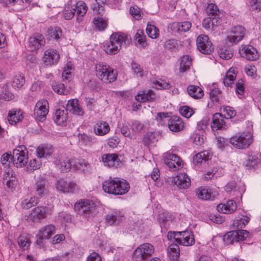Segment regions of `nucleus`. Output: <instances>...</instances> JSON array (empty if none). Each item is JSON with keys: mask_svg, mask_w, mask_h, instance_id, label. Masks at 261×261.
Segmentation results:
<instances>
[{"mask_svg": "<svg viewBox=\"0 0 261 261\" xmlns=\"http://www.w3.org/2000/svg\"><path fill=\"white\" fill-rule=\"evenodd\" d=\"M67 119L68 112L64 107L62 109L57 110L54 116V119L58 125L64 124Z\"/></svg>", "mask_w": 261, "mask_h": 261, "instance_id": "c756f323", "label": "nucleus"}, {"mask_svg": "<svg viewBox=\"0 0 261 261\" xmlns=\"http://www.w3.org/2000/svg\"><path fill=\"white\" fill-rule=\"evenodd\" d=\"M39 202L38 198L34 196L23 199L21 202L20 205L22 208L28 210L32 206L36 205L38 204Z\"/></svg>", "mask_w": 261, "mask_h": 261, "instance_id": "58836bf2", "label": "nucleus"}, {"mask_svg": "<svg viewBox=\"0 0 261 261\" xmlns=\"http://www.w3.org/2000/svg\"><path fill=\"white\" fill-rule=\"evenodd\" d=\"M129 12L130 14L137 20L141 18L140 9L137 6L131 7Z\"/></svg>", "mask_w": 261, "mask_h": 261, "instance_id": "774afa93", "label": "nucleus"}, {"mask_svg": "<svg viewBox=\"0 0 261 261\" xmlns=\"http://www.w3.org/2000/svg\"><path fill=\"white\" fill-rule=\"evenodd\" d=\"M191 28V23L186 21L184 22H174L169 25L170 29L174 33L182 34L188 31Z\"/></svg>", "mask_w": 261, "mask_h": 261, "instance_id": "4be33fe9", "label": "nucleus"}, {"mask_svg": "<svg viewBox=\"0 0 261 261\" xmlns=\"http://www.w3.org/2000/svg\"><path fill=\"white\" fill-rule=\"evenodd\" d=\"M252 233L243 229L230 231L226 233L223 240L226 244H232L234 242H239L247 238H251Z\"/></svg>", "mask_w": 261, "mask_h": 261, "instance_id": "6e6552de", "label": "nucleus"}, {"mask_svg": "<svg viewBox=\"0 0 261 261\" xmlns=\"http://www.w3.org/2000/svg\"><path fill=\"white\" fill-rule=\"evenodd\" d=\"M75 14V10L73 7L70 6L69 4L66 6L63 12V17L65 19L70 20L73 18Z\"/></svg>", "mask_w": 261, "mask_h": 261, "instance_id": "4d7b16f0", "label": "nucleus"}, {"mask_svg": "<svg viewBox=\"0 0 261 261\" xmlns=\"http://www.w3.org/2000/svg\"><path fill=\"white\" fill-rule=\"evenodd\" d=\"M164 159L165 164L172 171L178 170L183 166L182 161L175 154H165Z\"/></svg>", "mask_w": 261, "mask_h": 261, "instance_id": "ddd939ff", "label": "nucleus"}, {"mask_svg": "<svg viewBox=\"0 0 261 261\" xmlns=\"http://www.w3.org/2000/svg\"><path fill=\"white\" fill-rule=\"evenodd\" d=\"M123 214L119 211H114L106 216V222L110 225H118L124 219Z\"/></svg>", "mask_w": 261, "mask_h": 261, "instance_id": "b1692460", "label": "nucleus"}, {"mask_svg": "<svg viewBox=\"0 0 261 261\" xmlns=\"http://www.w3.org/2000/svg\"><path fill=\"white\" fill-rule=\"evenodd\" d=\"M237 209L236 202L233 200L227 201L226 204L220 203L217 206V210L224 214H230L234 212Z\"/></svg>", "mask_w": 261, "mask_h": 261, "instance_id": "c85d7f7f", "label": "nucleus"}, {"mask_svg": "<svg viewBox=\"0 0 261 261\" xmlns=\"http://www.w3.org/2000/svg\"><path fill=\"white\" fill-rule=\"evenodd\" d=\"M223 112L227 119H230L234 117L236 115V112L233 108L226 106L223 109Z\"/></svg>", "mask_w": 261, "mask_h": 261, "instance_id": "e2e57ef3", "label": "nucleus"}, {"mask_svg": "<svg viewBox=\"0 0 261 261\" xmlns=\"http://www.w3.org/2000/svg\"><path fill=\"white\" fill-rule=\"evenodd\" d=\"M212 154L207 150H204L197 153L193 157V163L195 165H199L202 163L203 161L206 162L211 160Z\"/></svg>", "mask_w": 261, "mask_h": 261, "instance_id": "f704fd0d", "label": "nucleus"}, {"mask_svg": "<svg viewBox=\"0 0 261 261\" xmlns=\"http://www.w3.org/2000/svg\"><path fill=\"white\" fill-rule=\"evenodd\" d=\"M51 214V210L47 206H38L34 208L30 214V218L33 222L38 223Z\"/></svg>", "mask_w": 261, "mask_h": 261, "instance_id": "9b49d317", "label": "nucleus"}, {"mask_svg": "<svg viewBox=\"0 0 261 261\" xmlns=\"http://www.w3.org/2000/svg\"><path fill=\"white\" fill-rule=\"evenodd\" d=\"M18 243L19 246L23 249L30 245V242L27 237L23 236H20L18 239Z\"/></svg>", "mask_w": 261, "mask_h": 261, "instance_id": "338daca9", "label": "nucleus"}, {"mask_svg": "<svg viewBox=\"0 0 261 261\" xmlns=\"http://www.w3.org/2000/svg\"><path fill=\"white\" fill-rule=\"evenodd\" d=\"M34 189L36 195L40 197H43L48 193L47 182L43 179L37 180L35 184Z\"/></svg>", "mask_w": 261, "mask_h": 261, "instance_id": "a878e982", "label": "nucleus"}, {"mask_svg": "<svg viewBox=\"0 0 261 261\" xmlns=\"http://www.w3.org/2000/svg\"><path fill=\"white\" fill-rule=\"evenodd\" d=\"M89 165L88 163L84 159H75L72 161V167L76 170L85 172Z\"/></svg>", "mask_w": 261, "mask_h": 261, "instance_id": "4c0bfd02", "label": "nucleus"}, {"mask_svg": "<svg viewBox=\"0 0 261 261\" xmlns=\"http://www.w3.org/2000/svg\"><path fill=\"white\" fill-rule=\"evenodd\" d=\"M56 187L59 191L64 193H73L77 189V186L73 182H67L64 179L58 180L56 184Z\"/></svg>", "mask_w": 261, "mask_h": 261, "instance_id": "412c9836", "label": "nucleus"}, {"mask_svg": "<svg viewBox=\"0 0 261 261\" xmlns=\"http://www.w3.org/2000/svg\"><path fill=\"white\" fill-rule=\"evenodd\" d=\"M154 252V247L149 243H144L134 251L133 259L134 261H146L150 259Z\"/></svg>", "mask_w": 261, "mask_h": 261, "instance_id": "39448f33", "label": "nucleus"}, {"mask_svg": "<svg viewBox=\"0 0 261 261\" xmlns=\"http://www.w3.org/2000/svg\"><path fill=\"white\" fill-rule=\"evenodd\" d=\"M56 228L53 224H48L42 227L36 235V244L40 248L43 247L46 240L49 239L55 233Z\"/></svg>", "mask_w": 261, "mask_h": 261, "instance_id": "1a4fd4ad", "label": "nucleus"}, {"mask_svg": "<svg viewBox=\"0 0 261 261\" xmlns=\"http://www.w3.org/2000/svg\"><path fill=\"white\" fill-rule=\"evenodd\" d=\"M96 75L101 81L105 83L114 82L117 74L114 69L105 63H99L95 65Z\"/></svg>", "mask_w": 261, "mask_h": 261, "instance_id": "20e7f679", "label": "nucleus"}, {"mask_svg": "<svg viewBox=\"0 0 261 261\" xmlns=\"http://www.w3.org/2000/svg\"><path fill=\"white\" fill-rule=\"evenodd\" d=\"M45 44L44 36L39 33L35 34L29 38L28 47L30 51H34L43 46Z\"/></svg>", "mask_w": 261, "mask_h": 261, "instance_id": "4468645a", "label": "nucleus"}, {"mask_svg": "<svg viewBox=\"0 0 261 261\" xmlns=\"http://www.w3.org/2000/svg\"><path fill=\"white\" fill-rule=\"evenodd\" d=\"M110 129L109 124L103 121H98L94 127V133L98 136L105 135L109 132Z\"/></svg>", "mask_w": 261, "mask_h": 261, "instance_id": "473e14b6", "label": "nucleus"}, {"mask_svg": "<svg viewBox=\"0 0 261 261\" xmlns=\"http://www.w3.org/2000/svg\"><path fill=\"white\" fill-rule=\"evenodd\" d=\"M60 59V55L57 50L50 48L44 52L43 61L46 66H51L57 64Z\"/></svg>", "mask_w": 261, "mask_h": 261, "instance_id": "2eb2a0df", "label": "nucleus"}, {"mask_svg": "<svg viewBox=\"0 0 261 261\" xmlns=\"http://www.w3.org/2000/svg\"><path fill=\"white\" fill-rule=\"evenodd\" d=\"M28 162V151L24 145H19L13 150L12 165L17 168L24 167Z\"/></svg>", "mask_w": 261, "mask_h": 261, "instance_id": "0eeeda50", "label": "nucleus"}, {"mask_svg": "<svg viewBox=\"0 0 261 261\" xmlns=\"http://www.w3.org/2000/svg\"><path fill=\"white\" fill-rule=\"evenodd\" d=\"M102 188L106 193L118 195L126 193L130 187L129 183L125 180L110 177L109 179L103 182Z\"/></svg>", "mask_w": 261, "mask_h": 261, "instance_id": "f257e3e1", "label": "nucleus"}, {"mask_svg": "<svg viewBox=\"0 0 261 261\" xmlns=\"http://www.w3.org/2000/svg\"><path fill=\"white\" fill-rule=\"evenodd\" d=\"M132 128L135 133H139L144 127V125L138 120H134L132 123Z\"/></svg>", "mask_w": 261, "mask_h": 261, "instance_id": "69168bd1", "label": "nucleus"}, {"mask_svg": "<svg viewBox=\"0 0 261 261\" xmlns=\"http://www.w3.org/2000/svg\"><path fill=\"white\" fill-rule=\"evenodd\" d=\"M135 40L137 41L138 43L144 47L147 45L146 41V36L144 32L141 30H138L135 35Z\"/></svg>", "mask_w": 261, "mask_h": 261, "instance_id": "5fc2aeb1", "label": "nucleus"}, {"mask_svg": "<svg viewBox=\"0 0 261 261\" xmlns=\"http://www.w3.org/2000/svg\"><path fill=\"white\" fill-rule=\"evenodd\" d=\"M129 42L126 35L119 33H113L110 38V41L107 44L105 50L109 55H115L118 53L122 46Z\"/></svg>", "mask_w": 261, "mask_h": 261, "instance_id": "f03ea898", "label": "nucleus"}, {"mask_svg": "<svg viewBox=\"0 0 261 261\" xmlns=\"http://www.w3.org/2000/svg\"><path fill=\"white\" fill-rule=\"evenodd\" d=\"M211 127L216 130L226 128L225 122L221 114L217 113L213 115Z\"/></svg>", "mask_w": 261, "mask_h": 261, "instance_id": "cd10ccee", "label": "nucleus"}, {"mask_svg": "<svg viewBox=\"0 0 261 261\" xmlns=\"http://www.w3.org/2000/svg\"><path fill=\"white\" fill-rule=\"evenodd\" d=\"M250 217L247 216H242L239 219L235 221L233 223V225L234 227H236L238 229H241L245 227V226L250 221Z\"/></svg>", "mask_w": 261, "mask_h": 261, "instance_id": "8fccbe9b", "label": "nucleus"}, {"mask_svg": "<svg viewBox=\"0 0 261 261\" xmlns=\"http://www.w3.org/2000/svg\"><path fill=\"white\" fill-rule=\"evenodd\" d=\"M258 160V158L256 155H249L246 161L244 162L243 165L250 169L254 168L257 164Z\"/></svg>", "mask_w": 261, "mask_h": 261, "instance_id": "de8ad7c7", "label": "nucleus"}, {"mask_svg": "<svg viewBox=\"0 0 261 261\" xmlns=\"http://www.w3.org/2000/svg\"><path fill=\"white\" fill-rule=\"evenodd\" d=\"M146 32L148 36L152 39L157 38L159 36V30L155 25L148 24Z\"/></svg>", "mask_w": 261, "mask_h": 261, "instance_id": "09e8293b", "label": "nucleus"}, {"mask_svg": "<svg viewBox=\"0 0 261 261\" xmlns=\"http://www.w3.org/2000/svg\"><path fill=\"white\" fill-rule=\"evenodd\" d=\"M164 47L170 51H175L178 48L177 41L175 39H169L165 42Z\"/></svg>", "mask_w": 261, "mask_h": 261, "instance_id": "bf43d9fd", "label": "nucleus"}, {"mask_svg": "<svg viewBox=\"0 0 261 261\" xmlns=\"http://www.w3.org/2000/svg\"><path fill=\"white\" fill-rule=\"evenodd\" d=\"M25 84L24 76L20 73H18L13 76L12 81V86L15 89H21Z\"/></svg>", "mask_w": 261, "mask_h": 261, "instance_id": "a19ab883", "label": "nucleus"}, {"mask_svg": "<svg viewBox=\"0 0 261 261\" xmlns=\"http://www.w3.org/2000/svg\"><path fill=\"white\" fill-rule=\"evenodd\" d=\"M211 99L216 102H219L222 97L221 92L218 88H214L210 92Z\"/></svg>", "mask_w": 261, "mask_h": 261, "instance_id": "13d9d810", "label": "nucleus"}, {"mask_svg": "<svg viewBox=\"0 0 261 261\" xmlns=\"http://www.w3.org/2000/svg\"><path fill=\"white\" fill-rule=\"evenodd\" d=\"M53 152L52 146L47 144H41L36 148V155L38 158H47Z\"/></svg>", "mask_w": 261, "mask_h": 261, "instance_id": "7c9ffc66", "label": "nucleus"}, {"mask_svg": "<svg viewBox=\"0 0 261 261\" xmlns=\"http://www.w3.org/2000/svg\"><path fill=\"white\" fill-rule=\"evenodd\" d=\"M155 98L156 95L152 90L143 91L142 93L138 94L135 96L136 100L141 102L153 101Z\"/></svg>", "mask_w": 261, "mask_h": 261, "instance_id": "2f4dec72", "label": "nucleus"}, {"mask_svg": "<svg viewBox=\"0 0 261 261\" xmlns=\"http://www.w3.org/2000/svg\"><path fill=\"white\" fill-rule=\"evenodd\" d=\"M179 112L181 115L187 118H190L194 113V110L187 106L181 107Z\"/></svg>", "mask_w": 261, "mask_h": 261, "instance_id": "680f3d73", "label": "nucleus"}, {"mask_svg": "<svg viewBox=\"0 0 261 261\" xmlns=\"http://www.w3.org/2000/svg\"><path fill=\"white\" fill-rule=\"evenodd\" d=\"M95 203L89 199H80L74 204L76 212L83 217L88 218L93 217L96 213Z\"/></svg>", "mask_w": 261, "mask_h": 261, "instance_id": "7ed1b4c3", "label": "nucleus"}, {"mask_svg": "<svg viewBox=\"0 0 261 261\" xmlns=\"http://www.w3.org/2000/svg\"><path fill=\"white\" fill-rule=\"evenodd\" d=\"M240 55L249 61H254L258 58L257 50L253 46L248 45L241 47L239 49Z\"/></svg>", "mask_w": 261, "mask_h": 261, "instance_id": "a211bd4d", "label": "nucleus"}, {"mask_svg": "<svg viewBox=\"0 0 261 261\" xmlns=\"http://www.w3.org/2000/svg\"><path fill=\"white\" fill-rule=\"evenodd\" d=\"M188 94L195 99H199L203 96V91L199 87L190 85L187 88Z\"/></svg>", "mask_w": 261, "mask_h": 261, "instance_id": "e433bc0d", "label": "nucleus"}, {"mask_svg": "<svg viewBox=\"0 0 261 261\" xmlns=\"http://www.w3.org/2000/svg\"><path fill=\"white\" fill-rule=\"evenodd\" d=\"M48 110L49 106L47 100L44 99L39 100L36 103L34 108V114L35 118L39 121H44L46 119Z\"/></svg>", "mask_w": 261, "mask_h": 261, "instance_id": "9d476101", "label": "nucleus"}, {"mask_svg": "<svg viewBox=\"0 0 261 261\" xmlns=\"http://www.w3.org/2000/svg\"><path fill=\"white\" fill-rule=\"evenodd\" d=\"M195 242V239L193 234H190L188 231H184V235L182 237L180 245L184 246H190L193 245Z\"/></svg>", "mask_w": 261, "mask_h": 261, "instance_id": "49530a36", "label": "nucleus"}, {"mask_svg": "<svg viewBox=\"0 0 261 261\" xmlns=\"http://www.w3.org/2000/svg\"><path fill=\"white\" fill-rule=\"evenodd\" d=\"M51 37L56 39L58 40L62 35V31L59 27H56L49 30Z\"/></svg>", "mask_w": 261, "mask_h": 261, "instance_id": "0e129e2a", "label": "nucleus"}, {"mask_svg": "<svg viewBox=\"0 0 261 261\" xmlns=\"http://www.w3.org/2000/svg\"><path fill=\"white\" fill-rule=\"evenodd\" d=\"M80 139L86 145L91 146L92 144L97 142L96 138L86 134L81 135Z\"/></svg>", "mask_w": 261, "mask_h": 261, "instance_id": "052dcab7", "label": "nucleus"}, {"mask_svg": "<svg viewBox=\"0 0 261 261\" xmlns=\"http://www.w3.org/2000/svg\"><path fill=\"white\" fill-rule=\"evenodd\" d=\"M180 249L177 244H171L168 248V254L170 259L176 261L179 256Z\"/></svg>", "mask_w": 261, "mask_h": 261, "instance_id": "c9c22d12", "label": "nucleus"}, {"mask_svg": "<svg viewBox=\"0 0 261 261\" xmlns=\"http://www.w3.org/2000/svg\"><path fill=\"white\" fill-rule=\"evenodd\" d=\"M101 161L105 166L109 168H117L120 164L121 161L116 153H106L101 156Z\"/></svg>", "mask_w": 261, "mask_h": 261, "instance_id": "dca6fc26", "label": "nucleus"}, {"mask_svg": "<svg viewBox=\"0 0 261 261\" xmlns=\"http://www.w3.org/2000/svg\"><path fill=\"white\" fill-rule=\"evenodd\" d=\"M168 126L172 132H178L183 129L184 123L180 117L174 115L171 116L168 120Z\"/></svg>", "mask_w": 261, "mask_h": 261, "instance_id": "5701e85b", "label": "nucleus"}, {"mask_svg": "<svg viewBox=\"0 0 261 261\" xmlns=\"http://www.w3.org/2000/svg\"><path fill=\"white\" fill-rule=\"evenodd\" d=\"M72 161L66 156H58L54 163L62 171L67 172L72 167Z\"/></svg>", "mask_w": 261, "mask_h": 261, "instance_id": "aec40b11", "label": "nucleus"}, {"mask_svg": "<svg viewBox=\"0 0 261 261\" xmlns=\"http://www.w3.org/2000/svg\"><path fill=\"white\" fill-rule=\"evenodd\" d=\"M197 47L199 51L204 54L209 55L214 50V47L207 35L201 34L196 40Z\"/></svg>", "mask_w": 261, "mask_h": 261, "instance_id": "f8f14e48", "label": "nucleus"}, {"mask_svg": "<svg viewBox=\"0 0 261 261\" xmlns=\"http://www.w3.org/2000/svg\"><path fill=\"white\" fill-rule=\"evenodd\" d=\"M22 118V114L19 109H12L9 112L8 119L11 124H16Z\"/></svg>", "mask_w": 261, "mask_h": 261, "instance_id": "72a5a7b5", "label": "nucleus"}, {"mask_svg": "<svg viewBox=\"0 0 261 261\" xmlns=\"http://www.w3.org/2000/svg\"><path fill=\"white\" fill-rule=\"evenodd\" d=\"M65 109L67 112L69 111L75 115L83 116L84 114V111L80 106L77 99L69 100Z\"/></svg>", "mask_w": 261, "mask_h": 261, "instance_id": "393cba45", "label": "nucleus"}, {"mask_svg": "<svg viewBox=\"0 0 261 261\" xmlns=\"http://www.w3.org/2000/svg\"><path fill=\"white\" fill-rule=\"evenodd\" d=\"M93 22L95 27L99 31L104 30L107 26V21L101 17H95Z\"/></svg>", "mask_w": 261, "mask_h": 261, "instance_id": "864d4df0", "label": "nucleus"}, {"mask_svg": "<svg viewBox=\"0 0 261 261\" xmlns=\"http://www.w3.org/2000/svg\"><path fill=\"white\" fill-rule=\"evenodd\" d=\"M196 192L199 199L205 200L213 199L210 191L207 189L201 187L197 189Z\"/></svg>", "mask_w": 261, "mask_h": 261, "instance_id": "a18cd8bd", "label": "nucleus"}, {"mask_svg": "<svg viewBox=\"0 0 261 261\" xmlns=\"http://www.w3.org/2000/svg\"><path fill=\"white\" fill-rule=\"evenodd\" d=\"M230 143L236 148L244 149L248 148L252 142V135L249 132L238 134L230 139Z\"/></svg>", "mask_w": 261, "mask_h": 261, "instance_id": "423d86ee", "label": "nucleus"}, {"mask_svg": "<svg viewBox=\"0 0 261 261\" xmlns=\"http://www.w3.org/2000/svg\"><path fill=\"white\" fill-rule=\"evenodd\" d=\"M236 77V74L235 73V69L232 68H230L226 72L223 79L224 85L226 87L231 86L233 83Z\"/></svg>", "mask_w": 261, "mask_h": 261, "instance_id": "ea45409f", "label": "nucleus"}, {"mask_svg": "<svg viewBox=\"0 0 261 261\" xmlns=\"http://www.w3.org/2000/svg\"><path fill=\"white\" fill-rule=\"evenodd\" d=\"M1 162L5 167H10L12 164V155L8 152L4 153L1 156Z\"/></svg>", "mask_w": 261, "mask_h": 261, "instance_id": "6e6d98bb", "label": "nucleus"}, {"mask_svg": "<svg viewBox=\"0 0 261 261\" xmlns=\"http://www.w3.org/2000/svg\"><path fill=\"white\" fill-rule=\"evenodd\" d=\"M73 7L75 13L76 12V20L78 22H80L87 12L88 7L86 4L82 1H79Z\"/></svg>", "mask_w": 261, "mask_h": 261, "instance_id": "bb28decb", "label": "nucleus"}, {"mask_svg": "<svg viewBox=\"0 0 261 261\" xmlns=\"http://www.w3.org/2000/svg\"><path fill=\"white\" fill-rule=\"evenodd\" d=\"M192 65V59L188 55L183 56L180 59L179 70L184 72L190 69Z\"/></svg>", "mask_w": 261, "mask_h": 261, "instance_id": "79ce46f5", "label": "nucleus"}, {"mask_svg": "<svg viewBox=\"0 0 261 261\" xmlns=\"http://www.w3.org/2000/svg\"><path fill=\"white\" fill-rule=\"evenodd\" d=\"M206 13L208 15L220 16L221 12L220 11L218 6L213 3L209 4L206 9Z\"/></svg>", "mask_w": 261, "mask_h": 261, "instance_id": "603ef678", "label": "nucleus"}, {"mask_svg": "<svg viewBox=\"0 0 261 261\" xmlns=\"http://www.w3.org/2000/svg\"><path fill=\"white\" fill-rule=\"evenodd\" d=\"M172 182L179 189H186L190 186L191 179L186 173H180L172 179Z\"/></svg>", "mask_w": 261, "mask_h": 261, "instance_id": "6ab92c4d", "label": "nucleus"}, {"mask_svg": "<svg viewBox=\"0 0 261 261\" xmlns=\"http://www.w3.org/2000/svg\"><path fill=\"white\" fill-rule=\"evenodd\" d=\"M53 90L60 95H67L70 92V88L65 87L62 83H56L52 86Z\"/></svg>", "mask_w": 261, "mask_h": 261, "instance_id": "c03bdc74", "label": "nucleus"}, {"mask_svg": "<svg viewBox=\"0 0 261 261\" xmlns=\"http://www.w3.org/2000/svg\"><path fill=\"white\" fill-rule=\"evenodd\" d=\"M218 53L221 58L226 60L231 59L233 56V51L230 47L225 46L220 47Z\"/></svg>", "mask_w": 261, "mask_h": 261, "instance_id": "37998d69", "label": "nucleus"}, {"mask_svg": "<svg viewBox=\"0 0 261 261\" xmlns=\"http://www.w3.org/2000/svg\"><path fill=\"white\" fill-rule=\"evenodd\" d=\"M245 33V29L241 25H237L232 28L230 34L227 36L229 42L237 43L241 41Z\"/></svg>", "mask_w": 261, "mask_h": 261, "instance_id": "f3484780", "label": "nucleus"}, {"mask_svg": "<svg viewBox=\"0 0 261 261\" xmlns=\"http://www.w3.org/2000/svg\"><path fill=\"white\" fill-rule=\"evenodd\" d=\"M107 3V0H95V4L92 6V9L98 14L102 15L104 12V8L102 5Z\"/></svg>", "mask_w": 261, "mask_h": 261, "instance_id": "3c124183", "label": "nucleus"}]
</instances>
